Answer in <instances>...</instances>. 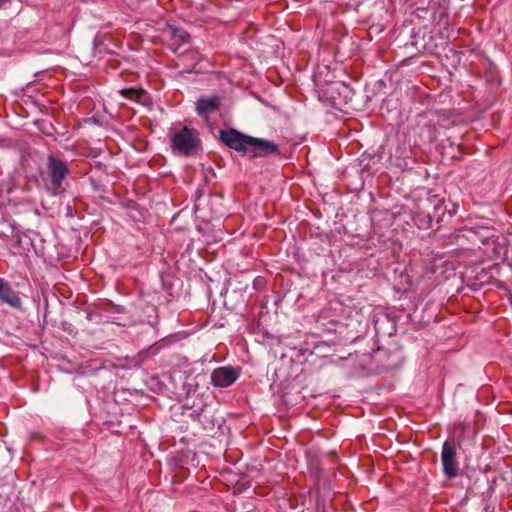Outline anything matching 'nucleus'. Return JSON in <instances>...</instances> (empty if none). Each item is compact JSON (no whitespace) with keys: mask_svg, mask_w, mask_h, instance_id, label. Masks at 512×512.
<instances>
[{"mask_svg":"<svg viewBox=\"0 0 512 512\" xmlns=\"http://www.w3.org/2000/svg\"><path fill=\"white\" fill-rule=\"evenodd\" d=\"M69 172L70 169L67 162L50 155L47 158L46 173L43 175L46 190L52 195L63 193L65 190L63 182Z\"/></svg>","mask_w":512,"mask_h":512,"instance_id":"1","label":"nucleus"},{"mask_svg":"<svg viewBox=\"0 0 512 512\" xmlns=\"http://www.w3.org/2000/svg\"><path fill=\"white\" fill-rule=\"evenodd\" d=\"M199 144V134L193 128L182 127L171 131V148L178 154L189 156Z\"/></svg>","mask_w":512,"mask_h":512,"instance_id":"2","label":"nucleus"},{"mask_svg":"<svg viewBox=\"0 0 512 512\" xmlns=\"http://www.w3.org/2000/svg\"><path fill=\"white\" fill-rule=\"evenodd\" d=\"M220 139L229 148L246 155L249 151V145H251L252 136L244 135L235 129H230L228 131H221Z\"/></svg>","mask_w":512,"mask_h":512,"instance_id":"3","label":"nucleus"},{"mask_svg":"<svg viewBox=\"0 0 512 512\" xmlns=\"http://www.w3.org/2000/svg\"><path fill=\"white\" fill-rule=\"evenodd\" d=\"M441 462L443 472L448 479H453L458 475V462L456 459V448L454 444L447 441L443 444Z\"/></svg>","mask_w":512,"mask_h":512,"instance_id":"4","label":"nucleus"},{"mask_svg":"<svg viewBox=\"0 0 512 512\" xmlns=\"http://www.w3.org/2000/svg\"><path fill=\"white\" fill-rule=\"evenodd\" d=\"M239 377V371L231 366L216 368L211 374L212 384L219 388L232 385Z\"/></svg>","mask_w":512,"mask_h":512,"instance_id":"5","label":"nucleus"},{"mask_svg":"<svg viewBox=\"0 0 512 512\" xmlns=\"http://www.w3.org/2000/svg\"><path fill=\"white\" fill-rule=\"evenodd\" d=\"M278 153V145L272 141L252 137L248 154L250 157H265Z\"/></svg>","mask_w":512,"mask_h":512,"instance_id":"6","label":"nucleus"},{"mask_svg":"<svg viewBox=\"0 0 512 512\" xmlns=\"http://www.w3.org/2000/svg\"><path fill=\"white\" fill-rule=\"evenodd\" d=\"M337 66H316L313 73V81L317 87H324L325 85L332 84L339 77Z\"/></svg>","mask_w":512,"mask_h":512,"instance_id":"7","label":"nucleus"},{"mask_svg":"<svg viewBox=\"0 0 512 512\" xmlns=\"http://www.w3.org/2000/svg\"><path fill=\"white\" fill-rule=\"evenodd\" d=\"M220 108V98L218 96L200 97L196 101V112L200 117H207L209 114Z\"/></svg>","mask_w":512,"mask_h":512,"instance_id":"8","label":"nucleus"},{"mask_svg":"<svg viewBox=\"0 0 512 512\" xmlns=\"http://www.w3.org/2000/svg\"><path fill=\"white\" fill-rule=\"evenodd\" d=\"M0 301L13 308L19 309L22 306V300L18 293L3 278H0Z\"/></svg>","mask_w":512,"mask_h":512,"instance_id":"9","label":"nucleus"},{"mask_svg":"<svg viewBox=\"0 0 512 512\" xmlns=\"http://www.w3.org/2000/svg\"><path fill=\"white\" fill-rule=\"evenodd\" d=\"M164 34L171 40H175L176 42L181 43L188 42L190 38V35L186 31L172 26H168L167 29L164 31Z\"/></svg>","mask_w":512,"mask_h":512,"instance_id":"10","label":"nucleus"},{"mask_svg":"<svg viewBox=\"0 0 512 512\" xmlns=\"http://www.w3.org/2000/svg\"><path fill=\"white\" fill-rule=\"evenodd\" d=\"M119 93L130 100H134L138 103H144L146 98V92L143 89L136 88H124L119 91Z\"/></svg>","mask_w":512,"mask_h":512,"instance_id":"11","label":"nucleus"},{"mask_svg":"<svg viewBox=\"0 0 512 512\" xmlns=\"http://www.w3.org/2000/svg\"><path fill=\"white\" fill-rule=\"evenodd\" d=\"M484 77L491 87H497L500 85L499 71L496 66H487L484 72Z\"/></svg>","mask_w":512,"mask_h":512,"instance_id":"12","label":"nucleus"}]
</instances>
